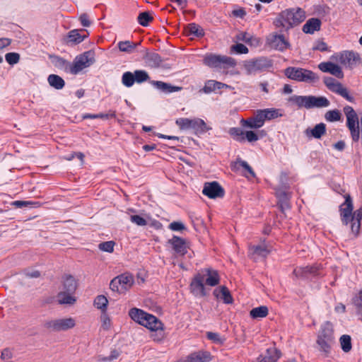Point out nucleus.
Returning <instances> with one entry per match:
<instances>
[{"label": "nucleus", "instance_id": "8fccbe9b", "mask_svg": "<svg viewBox=\"0 0 362 362\" xmlns=\"http://www.w3.org/2000/svg\"><path fill=\"white\" fill-rule=\"evenodd\" d=\"M229 134L238 141H245V132L240 128H231Z\"/></svg>", "mask_w": 362, "mask_h": 362}, {"label": "nucleus", "instance_id": "4c0bfd02", "mask_svg": "<svg viewBox=\"0 0 362 362\" xmlns=\"http://www.w3.org/2000/svg\"><path fill=\"white\" fill-rule=\"evenodd\" d=\"M288 101L299 108L308 109V96L293 95L289 98Z\"/></svg>", "mask_w": 362, "mask_h": 362}, {"label": "nucleus", "instance_id": "6ab92c4d", "mask_svg": "<svg viewBox=\"0 0 362 362\" xmlns=\"http://www.w3.org/2000/svg\"><path fill=\"white\" fill-rule=\"evenodd\" d=\"M318 68L322 72L329 73L339 78H342L344 77V74L341 67L333 62H322L318 65Z\"/></svg>", "mask_w": 362, "mask_h": 362}, {"label": "nucleus", "instance_id": "680f3d73", "mask_svg": "<svg viewBox=\"0 0 362 362\" xmlns=\"http://www.w3.org/2000/svg\"><path fill=\"white\" fill-rule=\"evenodd\" d=\"M209 339L217 344H223L224 339H223L218 333L209 332L206 333Z\"/></svg>", "mask_w": 362, "mask_h": 362}, {"label": "nucleus", "instance_id": "338daca9", "mask_svg": "<svg viewBox=\"0 0 362 362\" xmlns=\"http://www.w3.org/2000/svg\"><path fill=\"white\" fill-rule=\"evenodd\" d=\"M79 21L83 27H89L91 24V22L89 20V17L87 13H82L79 16Z\"/></svg>", "mask_w": 362, "mask_h": 362}, {"label": "nucleus", "instance_id": "774afa93", "mask_svg": "<svg viewBox=\"0 0 362 362\" xmlns=\"http://www.w3.org/2000/svg\"><path fill=\"white\" fill-rule=\"evenodd\" d=\"M238 163L245 170H247L250 175L252 176V177H255V174L253 171V170L252 169V168L248 165V163L246 162V161H244V160H239L238 161Z\"/></svg>", "mask_w": 362, "mask_h": 362}, {"label": "nucleus", "instance_id": "69168bd1", "mask_svg": "<svg viewBox=\"0 0 362 362\" xmlns=\"http://www.w3.org/2000/svg\"><path fill=\"white\" fill-rule=\"evenodd\" d=\"M245 140L246 139L249 142L256 141L259 137L256 133L252 131H247L245 132Z\"/></svg>", "mask_w": 362, "mask_h": 362}, {"label": "nucleus", "instance_id": "052dcab7", "mask_svg": "<svg viewBox=\"0 0 362 362\" xmlns=\"http://www.w3.org/2000/svg\"><path fill=\"white\" fill-rule=\"evenodd\" d=\"M352 303L358 310H362V288L353 298Z\"/></svg>", "mask_w": 362, "mask_h": 362}, {"label": "nucleus", "instance_id": "473e14b6", "mask_svg": "<svg viewBox=\"0 0 362 362\" xmlns=\"http://www.w3.org/2000/svg\"><path fill=\"white\" fill-rule=\"evenodd\" d=\"M320 25L321 22L318 18H310L303 26V31L305 33H313L320 30Z\"/></svg>", "mask_w": 362, "mask_h": 362}, {"label": "nucleus", "instance_id": "58836bf2", "mask_svg": "<svg viewBox=\"0 0 362 362\" xmlns=\"http://www.w3.org/2000/svg\"><path fill=\"white\" fill-rule=\"evenodd\" d=\"M185 33L187 35L202 37L204 35V30L196 23H190L185 28Z\"/></svg>", "mask_w": 362, "mask_h": 362}, {"label": "nucleus", "instance_id": "f03ea898", "mask_svg": "<svg viewBox=\"0 0 362 362\" xmlns=\"http://www.w3.org/2000/svg\"><path fill=\"white\" fill-rule=\"evenodd\" d=\"M305 18V12L300 8L286 9L278 15L274 25L278 28L288 30L301 23Z\"/></svg>", "mask_w": 362, "mask_h": 362}, {"label": "nucleus", "instance_id": "bb28decb", "mask_svg": "<svg viewBox=\"0 0 362 362\" xmlns=\"http://www.w3.org/2000/svg\"><path fill=\"white\" fill-rule=\"evenodd\" d=\"M210 354L207 352H194L189 355L184 361L180 362H209Z\"/></svg>", "mask_w": 362, "mask_h": 362}, {"label": "nucleus", "instance_id": "4468645a", "mask_svg": "<svg viewBox=\"0 0 362 362\" xmlns=\"http://www.w3.org/2000/svg\"><path fill=\"white\" fill-rule=\"evenodd\" d=\"M269 66L270 63L266 58H259L246 62L244 68L248 74H252Z\"/></svg>", "mask_w": 362, "mask_h": 362}, {"label": "nucleus", "instance_id": "ddd939ff", "mask_svg": "<svg viewBox=\"0 0 362 362\" xmlns=\"http://www.w3.org/2000/svg\"><path fill=\"white\" fill-rule=\"evenodd\" d=\"M324 83L331 91L338 93L349 101L351 102L353 100V98L349 95L348 90L334 78L332 77H325Z\"/></svg>", "mask_w": 362, "mask_h": 362}, {"label": "nucleus", "instance_id": "e2e57ef3", "mask_svg": "<svg viewBox=\"0 0 362 362\" xmlns=\"http://www.w3.org/2000/svg\"><path fill=\"white\" fill-rule=\"evenodd\" d=\"M168 228L173 231H180L185 229V225L182 222L174 221L172 222Z\"/></svg>", "mask_w": 362, "mask_h": 362}, {"label": "nucleus", "instance_id": "72a5a7b5", "mask_svg": "<svg viewBox=\"0 0 362 362\" xmlns=\"http://www.w3.org/2000/svg\"><path fill=\"white\" fill-rule=\"evenodd\" d=\"M205 272L207 276L205 279L206 285L215 286L219 284L220 278L217 271L211 269H206Z\"/></svg>", "mask_w": 362, "mask_h": 362}, {"label": "nucleus", "instance_id": "603ef678", "mask_svg": "<svg viewBox=\"0 0 362 362\" xmlns=\"http://www.w3.org/2000/svg\"><path fill=\"white\" fill-rule=\"evenodd\" d=\"M101 328L105 331H108L112 327V320L105 313H103L100 315Z\"/></svg>", "mask_w": 362, "mask_h": 362}, {"label": "nucleus", "instance_id": "20e7f679", "mask_svg": "<svg viewBox=\"0 0 362 362\" xmlns=\"http://www.w3.org/2000/svg\"><path fill=\"white\" fill-rule=\"evenodd\" d=\"M284 72L288 78L298 82L314 83L319 81V76L315 73L303 68L288 67Z\"/></svg>", "mask_w": 362, "mask_h": 362}, {"label": "nucleus", "instance_id": "2f4dec72", "mask_svg": "<svg viewBox=\"0 0 362 362\" xmlns=\"http://www.w3.org/2000/svg\"><path fill=\"white\" fill-rule=\"evenodd\" d=\"M74 293L62 290L57 295V301L59 304H74L76 299L74 296Z\"/></svg>", "mask_w": 362, "mask_h": 362}, {"label": "nucleus", "instance_id": "9d476101", "mask_svg": "<svg viewBox=\"0 0 362 362\" xmlns=\"http://www.w3.org/2000/svg\"><path fill=\"white\" fill-rule=\"evenodd\" d=\"M331 59L341 65L352 68L360 63L359 54L352 51H344L332 56Z\"/></svg>", "mask_w": 362, "mask_h": 362}, {"label": "nucleus", "instance_id": "6e6d98bb", "mask_svg": "<svg viewBox=\"0 0 362 362\" xmlns=\"http://www.w3.org/2000/svg\"><path fill=\"white\" fill-rule=\"evenodd\" d=\"M115 243L114 241H106L99 244L98 248L106 252H112Z\"/></svg>", "mask_w": 362, "mask_h": 362}, {"label": "nucleus", "instance_id": "393cba45", "mask_svg": "<svg viewBox=\"0 0 362 362\" xmlns=\"http://www.w3.org/2000/svg\"><path fill=\"white\" fill-rule=\"evenodd\" d=\"M280 355L279 351L275 347L269 348L266 354L264 356H260L257 362H276Z\"/></svg>", "mask_w": 362, "mask_h": 362}, {"label": "nucleus", "instance_id": "49530a36", "mask_svg": "<svg viewBox=\"0 0 362 362\" xmlns=\"http://www.w3.org/2000/svg\"><path fill=\"white\" fill-rule=\"evenodd\" d=\"M108 300L107 298L103 295L98 296L94 300V305L98 308L103 311V313H105L107 310Z\"/></svg>", "mask_w": 362, "mask_h": 362}, {"label": "nucleus", "instance_id": "c85d7f7f", "mask_svg": "<svg viewBox=\"0 0 362 362\" xmlns=\"http://www.w3.org/2000/svg\"><path fill=\"white\" fill-rule=\"evenodd\" d=\"M77 288L76 281L74 276L71 275H65L63 277L62 290L68 292L75 293Z\"/></svg>", "mask_w": 362, "mask_h": 362}, {"label": "nucleus", "instance_id": "39448f33", "mask_svg": "<svg viewBox=\"0 0 362 362\" xmlns=\"http://www.w3.org/2000/svg\"><path fill=\"white\" fill-rule=\"evenodd\" d=\"M204 64L213 68L227 69L234 67L235 60L229 57L208 54L204 57Z\"/></svg>", "mask_w": 362, "mask_h": 362}, {"label": "nucleus", "instance_id": "de8ad7c7", "mask_svg": "<svg viewBox=\"0 0 362 362\" xmlns=\"http://www.w3.org/2000/svg\"><path fill=\"white\" fill-rule=\"evenodd\" d=\"M341 114L338 110H333L327 111L325 115V118L328 122L339 121Z\"/></svg>", "mask_w": 362, "mask_h": 362}, {"label": "nucleus", "instance_id": "2eb2a0df", "mask_svg": "<svg viewBox=\"0 0 362 362\" xmlns=\"http://www.w3.org/2000/svg\"><path fill=\"white\" fill-rule=\"evenodd\" d=\"M202 193L210 199H216L223 197L224 190L217 182H206Z\"/></svg>", "mask_w": 362, "mask_h": 362}, {"label": "nucleus", "instance_id": "1a4fd4ad", "mask_svg": "<svg viewBox=\"0 0 362 362\" xmlns=\"http://www.w3.org/2000/svg\"><path fill=\"white\" fill-rule=\"evenodd\" d=\"M176 124L181 129H192L197 132H206L210 128H209L204 121L199 118L188 119V118H179L176 120Z\"/></svg>", "mask_w": 362, "mask_h": 362}, {"label": "nucleus", "instance_id": "0eeeda50", "mask_svg": "<svg viewBox=\"0 0 362 362\" xmlns=\"http://www.w3.org/2000/svg\"><path fill=\"white\" fill-rule=\"evenodd\" d=\"M94 62V53L91 51L86 52L74 59L73 63L69 65V71L72 74H77L83 69L90 66Z\"/></svg>", "mask_w": 362, "mask_h": 362}, {"label": "nucleus", "instance_id": "a18cd8bd", "mask_svg": "<svg viewBox=\"0 0 362 362\" xmlns=\"http://www.w3.org/2000/svg\"><path fill=\"white\" fill-rule=\"evenodd\" d=\"M341 348L344 352L348 353L351 350V339L349 335L344 334L339 339Z\"/></svg>", "mask_w": 362, "mask_h": 362}, {"label": "nucleus", "instance_id": "412c9836", "mask_svg": "<svg viewBox=\"0 0 362 362\" xmlns=\"http://www.w3.org/2000/svg\"><path fill=\"white\" fill-rule=\"evenodd\" d=\"M190 287L192 293L196 296H204L206 294L204 285V276L200 274L194 277Z\"/></svg>", "mask_w": 362, "mask_h": 362}, {"label": "nucleus", "instance_id": "4be33fe9", "mask_svg": "<svg viewBox=\"0 0 362 362\" xmlns=\"http://www.w3.org/2000/svg\"><path fill=\"white\" fill-rule=\"evenodd\" d=\"M213 293L216 298L221 299L225 303L230 304L233 301L229 290L225 286L216 288Z\"/></svg>", "mask_w": 362, "mask_h": 362}, {"label": "nucleus", "instance_id": "7c9ffc66", "mask_svg": "<svg viewBox=\"0 0 362 362\" xmlns=\"http://www.w3.org/2000/svg\"><path fill=\"white\" fill-rule=\"evenodd\" d=\"M362 219V208L356 210L351 218V229L353 233L357 235L361 227V220Z\"/></svg>", "mask_w": 362, "mask_h": 362}, {"label": "nucleus", "instance_id": "f704fd0d", "mask_svg": "<svg viewBox=\"0 0 362 362\" xmlns=\"http://www.w3.org/2000/svg\"><path fill=\"white\" fill-rule=\"evenodd\" d=\"M224 87H228V86L214 80H209L205 83L202 90L205 93H209L215 90L221 89Z\"/></svg>", "mask_w": 362, "mask_h": 362}, {"label": "nucleus", "instance_id": "cd10ccee", "mask_svg": "<svg viewBox=\"0 0 362 362\" xmlns=\"http://www.w3.org/2000/svg\"><path fill=\"white\" fill-rule=\"evenodd\" d=\"M317 268L314 266L298 267L294 269L293 274L297 278H305L308 274H315L317 272Z\"/></svg>", "mask_w": 362, "mask_h": 362}, {"label": "nucleus", "instance_id": "09e8293b", "mask_svg": "<svg viewBox=\"0 0 362 362\" xmlns=\"http://www.w3.org/2000/svg\"><path fill=\"white\" fill-rule=\"evenodd\" d=\"M115 117V111H110L107 114H96V115H91V114H86L83 116V119H107L110 117Z\"/></svg>", "mask_w": 362, "mask_h": 362}, {"label": "nucleus", "instance_id": "ea45409f", "mask_svg": "<svg viewBox=\"0 0 362 362\" xmlns=\"http://www.w3.org/2000/svg\"><path fill=\"white\" fill-rule=\"evenodd\" d=\"M140 42L136 43L129 40L121 41L118 43V48L121 52L132 53Z\"/></svg>", "mask_w": 362, "mask_h": 362}, {"label": "nucleus", "instance_id": "e433bc0d", "mask_svg": "<svg viewBox=\"0 0 362 362\" xmlns=\"http://www.w3.org/2000/svg\"><path fill=\"white\" fill-rule=\"evenodd\" d=\"M86 36H82L78 30H72L69 32L66 38V43L78 44L84 40Z\"/></svg>", "mask_w": 362, "mask_h": 362}, {"label": "nucleus", "instance_id": "bf43d9fd", "mask_svg": "<svg viewBox=\"0 0 362 362\" xmlns=\"http://www.w3.org/2000/svg\"><path fill=\"white\" fill-rule=\"evenodd\" d=\"M130 221L139 226H144L147 225V221L139 215H131Z\"/></svg>", "mask_w": 362, "mask_h": 362}, {"label": "nucleus", "instance_id": "f257e3e1", "mask_svg": "<svg viewBox=\"0 0 362 362\" xmlns=\"http://www.w3.org/2000/svg\"><path fill=\"white\" fill-rule=\"evenodd\" d=\"M129 315L134 321L153 332L151 337L154 341L160 342L165 339L164 325L156 317L136 308H132Z\"/></svg>", "mask_w": 362, "mask_h": 362}, {"label": "nucleus", "instance_id": "3c124183", "mask_svg": "<svg viewBox=\"0 0 362 362\" xmlns=\"http://www.w3.org/2000/svg\"><path fill=\"white\" fill-rule=\"evenodd\" d=\"M122 82L126 87L132 86L135 82L134 74L130 71L124 73L122 78Z\"/></svg>", "mask_w": 362, "mask_h": 362}, {"label": "nucleus", "instance_id": "c9c22d12", "mask_svg": "<svg viewBox=\"0 0 362 362\" xmlns=\"http://www.w3.org/2000/svg\"><path fill=\"white\" fill-rule=\"evenodd\" d=\"M153 84L159 90H162L164 93H173L179 91L182 89L181 87L173 86L169 83L163 82V81H153Z\"/></svg>", "mask_w": 362, "mask_h": 362}, {"label": "nucleus", "instance_id": "0e129e2a", "mask_svg": "<svg viewBox=\"0 0 362 362\" xmlns=\"http://www.w3.org/2000/svg\"><path fill=\"white\" fill-rule=\"evenodd\" d=\"M232 49L239 54H247L248 52L247 47L241 43L233 45Z\"/></svg>", "mask_w": 362, "mask_h": 362}, {"label": "nucleus", "instance_id": "37998d69", "mask_svg": "<svg viewBox=\"0 0 362 362\" xmlns=\"http://www.w3.org/2000/svg\"><path fill=\"white\" fill-rule=\"evenodd\" d=\"M260 111L263 114V117L265 121L276 119L282 116V114L280 112V110L275 108H267L260 110Z\"/></svg>", "mask_w": 362, "mask_h": 362}, {"label": "nucleus", "instance_id": "f8f14e48", "mask_svg": "<svg viewBox=\"0 0 362 362\" xmlns=\"http://www.w3.org/2000/svg\"><path fill=\"white\" fill-rule=\"evenodd\" d=\"M267 42L272 48L281 52L290 47L289 42L281 34H270L267 38Z\"/></svg>", "mask_w": 362, "mask_h": 362}, {"label": "nucleus", "instance_id": "5fc2aeb1", "mask_svg": "<svg viewBox=\"0 0 362 362\" xmlns=\"http://www.w3.org/2000/svg\"><path fill=\"white\" fill-rule=\"evenodd\" d=\"M120 355V352L116 349L111 351L110 355L109 356H99L98 361L99 362H110L117 358Z\"/></svg>", "mask_w": 362, "mask_h": 362}, {"label": "nucleus", "instance_id": "6e6552de", "mask_svg": "<svg viewBox=\"0 0 362 362\" xmlns=\"http://www.w3.org/2000/svg\"><path fill=\"white\" fill-rule=\"evenodd\" d=\"M344 112L346 117V124L352 139L354 141H358L360 137L358 117L355 110L350 106H346L344 108Z\"/></svg>", "mask_w": 362, "mask_h": 362}, {"label": "nucleus", "instance_id": "b1692460", "mask_svg": "<svg viewBox=\"0 0 362 362\" xmlns=\"http://www.w3.org/2000/svg\"><path fill=\"white\" fill-rule=\"evenodd\" d=\"M330 103L328 99L323 96L316 97L313 95L308 96V109L314 107H326L329 105Z\"/></svg>", "mask_w": 362, "mask_h": 362}, {"label": "nucleus", "instance_id": "f3484780", "mask_svg": "<svg viewBox=\"0 0 362 362\" xmlns=\"http://www.w3.org/2000/svg\"><path fill=\"white\" fill-rule=\"evenodd\" d=\"M353 204L350 195L345 196V202L340 206V215L344 224L351 223L353 216Z\"/></svg>", "mask_w": 362, "mask_h": 362}, {"label": "nucleus", "instance_id": "a19ab883", "mask_svg": "<svg viewBox=\"0 0 362 362\" xmlns=\"http://www.w3.org/2000/svg\"><path fill=\"white\" fill-rule=\"evenodd\" d=\"M268 313V308L267 306L262 305L252 309L250 312V315L254 319L263 318L265 317Z\"/></svg>", "mask_w": 362, "mask_h": 362}, {"label": "nucleus", "instance_id": "13d9d810", "mask_svg": "<svg viewBox=\"0 0 362 362\" xmlns=\"http://www.w3.org/2000/svg\"><path fill=\"white\" fill-rule=\"evenodd\" d=\"M238 39L240 40H243L247 43H249L252 41H254L255 44L258 45L259 43V40L256 38V37H253L252 35H250V34L247 33H241L238 35Z\"/></svg>", "mask_w": 362, "mask_h": 362}, {"label": "nucleus", "instance_id": "a211bd4d", "mask_svg": "<svg viewBox=\"0 0 362 362\" xmlns=\"http://www.w3.org/2000/svg\"><path fill=\"white\" fill-rule=\"evenodd\" d=\"M168 243L170 245L173 250L178 255L183 256L187 252L189 243L184 238L174 235L171 239L168 240Z\"/></svg>", "mask_w": 362, "mask_h": 362}, {"label": "nucleus", "instance_id": "9b49d317", "mask_svg": "<svg viewBox=\"0 0 362 362\" xmlns=\"http://www.w3.org/2000/svg\"><path fill=\"white\" fill-rule=\"evenodd\" d=\"M134 283L133 275L129 273H124L114 278L111 281L110 286L112 291L120 292L129 289Z\"/></svg>", "mask_w": 362, "mask_h": 362}, {"label": "nucleus", "instance_id": "a878e982", "mask_svg": "<svg viewBox=\"0 0 362 362\" xmlns=\"http://www.w3.org/2000/svg\"><path fill=\"white\" fill-rule=\"evenodd\" d=\"M326 132V125L324 123L316 124L313 129H307L305 134L308 137L320 139Z\"/></svg>", "mask_w": 362, "mask_h": 362}, {"label": "nucleus", "instance_id": "c03bdc74", "mask_svg": "<svg viewBox=\"0 0 362 362\" xmlns=\"http://www.w3.org/2000/svg\"><path fill=\"white\" fill-rule=\"evenodd\" d=\"M153 18L152 13L149 11H144L141 13L137 17V21L142 26H148V23L153 21Z\"/></svg>", "mask_w": 362, "mask_h": 362}, {"label": "nucleus", "instance_id": "423d86ee", "mask_svg": "<svg viewBox=\"0 0 362 362\" xmlns=\"http://www.w3.org/2000/svg\"><path fill=\"white\" fill-rule=\"evenodd\" d=\"M43 326L50 332L66 331L76 326V320L73 317L57 318L45 321Z\"/></svg>", "mask_w": 362, "mask_h": 362}, {"label": "nucleus", "instance_id": "dca6fc26", "mask_svg": "<svg viewBox=\"0 0 362 362\" xmlns=\"http://www.w3.org/2000/svg\"><path fill=\"white\" fill-rule=\"evenodd\" d=\"M270 247L264 243L258 245L249 246V257L254 261L265 258L270 252Z\"/></svg>", "mask_w": 362, "mask_h": 362}, {"label": "nucleus", "instance_id": "7ed1b4c3", "mask_svg": "<svg viewBox=\"0 0 362 362\" xmlns=\"http://www.w3.org/2000/svg\"><path fill=\"white\" fill-rule=\"evenodd\" d=\"M334 344V329L329 322H326L318 332L316 339L317 349L325 356H328Z\"/></svg>", "mask_w": 362, "mask_h": 362}, {"label": "nucleus", "instance_id": "79ce46f5", "mask_svg": "<svg viewBox=\"0 0 362 362\" xmlns=\"http://www.w3.org/2000/svg\"><path fill=\"white\" fill-rule=\"evenodd\" d=\"M47 81L51 86L58 90L62 89L65 85L63 78L55 74L49 75L48 76Z\"/></svg>", "mask_w": 362, "mask_h": 362}, {"label": "nucleus", "instance_id": "5701e85b", "mask_svg": "<svg viewBox=\"0 0 362 362\" xmlns=\"http://www.w3.org/2000/svg\"><path fill=\"white\" fill-rule=\"evenodd\" d=\"M276 195L279 200L280 209L284 213L286 210L290 209V204L288 202L290 194L286 191L279 189L276 190Z\"/></svg>", "mask_w": 362, "mask_h": 362}, {"label": "nucleus", "instance_id": "aec40b11", "mask_svg": "<svg viewBox=\"0 0 362 362\" xmlns=\"http://www.w3.org/2000/svg\"><path fill=\"white\" fill-rule=\"evenodd\" d=\"M264 122L265 119L260 110L256 112L254 117H250L247 120H243V126L252 129H258L262 127L264 125Z\"/></svg>", "mask_w": 362, "mask_h": 362}, {"label": "nucleus", "instance_id": "c756f323", "mask_svg": "<svg viewBox=\"0 0 362 362\" xmlns=\"http://www.w3.org/2000/svg\"><path fill=\"white\" fill-rule=\"evenodd\" d=\"M144 60L146 63L151 67L156 68L158 67L162 63V59L160 56L155 52H146L144 55Z\"/></svg>", "mask_w": 362, "mask_h": 362}, {"label": "nucleus", "instance_id": "864d4df0", "mask_svg": "<svg viewBox=\"0 0 362 362\" xmlns=\"http://www.w3.org/2000/svg\"><path fill=\"white\" fill-rule=\"evenodd\" d=\"M134 76L135 82L138 83L146 81L149 78L148 73L144 70H136Z\"/></svg>", "mask_w": 362, "mask_h": 362}, {"label": "nucleus", "instance_id": "4d7b16f0", "mask_svg": "<svg viewBox=\"0 0 362 362\" xmlns=\"http://www.w3.org/2000/svg\"><path fill=\"white\" fill-rule=\"evenodd\" d=\"M5 59L9 64L13 65L19 62L20 55L16 52H9L5 55Z\"/></svg>", "mask_w": 362, "mask_h": 362}]
</instances>
